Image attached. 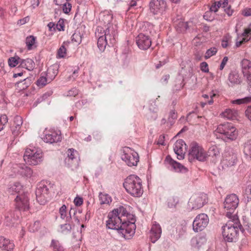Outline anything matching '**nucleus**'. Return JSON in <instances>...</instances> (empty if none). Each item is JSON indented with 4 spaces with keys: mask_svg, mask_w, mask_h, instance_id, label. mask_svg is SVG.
<instances>
[{
    "mask_svg": "<svg viewBox=\"0 0 251 251\" xmlns=\"http://www.w3.org/2000/svg\"><path fill=\"white\" fill-rule=\"evenodd\" d=\"M15 211L19 212V214L21 211H26L29 209V198L26 194H19L15 198Z\"/></svg>",
    "mask_w": 251,
    "mask_h": 251,
    "instance_id": "12",
    "label": "nucleus"
},
{
    "mask_svg": "<svg viewBox=\"0 0 251 251\" xmlns=\"http://www.w3.org/2000/svg\"><path fill=\"white\" fill-rule=\"evenodd\" d=\"M251 101V97H246L243 99H237L231 101L232 103L236 104H241L247 103Z\"/></svg>",
    "mask_w": 251,
    "mask_h": 251,
    "instance_id": "42",
    "label": "nucleus"
},
{
    "mask_svg": "<svg viewBox=\"0 0 251 251\" xmlns=\"http://www.w3.org/2000/svg\"><path fill=\"white\" fill-rule=\"evenodd\" d=\"M217 132L223 134L227 140H235L238 132L232 124L226 123L219 125L216 129Z\"/></svg>",
    "mask_w": 251,
    "mask_h": 251,
    "instance_id": "7",
    "label": "nucleus"
},
{
    "mask_svg": "<svg viewBox=\"0 0 251 251\" xmlns=\"http://www.w3.org/2000/svg\"><path fill=\"white\" fill-rule=\"evenodd\" d=\"M237 155L233 152H226L223 157L222 163L227 167L233 166L237 161Z\"/></svg>",
    "mask_w": 251,
    "mask_h": 251,
    "instance_id": "21",
    "label": "nucleus"
},
{
    "mask_svg": "<svg viewBox=\"0 0 251 251\" xmlns=\"http://www.w3.org/2000/svg\"><path fill=\"white\" fill-rule=\"evenodd\" d=\"M130 215L123 206L114 209L109 212L108 220L106 221V226L108 228H115V224L120 225L122 222L128 221V217Z\"/></svg>",
    "mask_w": 251,
    "mask_h": 251,
    "instance_id": "3",
    "label": "nucleus"
},
{
    "mask_svg": "<svg viewBox=\"0 0 251 251\" xmlns=\"http://www.w3.org/2000/svg\"><path fill=\"white\" fill-rule=\"evenodd\" d=\"M208 201L207 195L204 193L192 196L188 201V206L191 209H197L202 207Z\"/></svg>",
    "mask_w": 251,
    "mask_h": 251,
    "instance_id": "11",
    "label": "nucleus"
},
{
    "mask_svg": "<svg viewBox=\"0 0 251 251\" xmlns=\"http://www.w3.org/2000/svg\"><path fill=\"white\" fill-rule=\"evenodd\" d=\"M187 150V146L182 139L177 140L174 146V151L178 159H183Z\"/></svg>",
    "mask_w": 251,
    "mask_h": 251,
    "instance_id": "16",
    "label": "nucleus"
},
{
    "mask_svg": "<svg viewBox=\"0 0 251 251\" xmlns=\"http://www.w3.org/2000/svg\"><path fill=\"white\" fill-rule=\"evenodd\" d=\"M242 14L246 17L251 16V8H246L242 11Z\"/></svg>",
    "mask_w": 251,
    "mask_h": 251,
    "instance_id": "62",
    "label": "nucleus"
},
{
    "mask_svg": "<svg viewBox=\"0 0 251 251\" xmlns=\"http://www.w3.org/2000/svg\"><path fill=\"white\" fill-rule=\"evenodd\" d=\"M115 228H109L111 229L119 230V232L125 239H130L135 233L136 226L134 224V219L131 221H125L122 222L119 225L115 224Z\"/></svg>",
    "mask_w": 251,
    "mask_h": 251,
    "instance_id": "5",
    "label": "nucleus"
},
{
    "mask_svg": "<svg viewBox=\"0 0 251 251\" xmlns=\"http://www.w3.org/2000/svg\"><path fill=\"white\" fill-rule=\"evenodd\" d=\"M239 199L237 196L234 194L227 195L224 201V207L229 211H227L226 216L229 218L232 217V214L237 207L239 204Z\"/></svg>",
    "mask_w": 251,
    "mask_h": 251,
    "instance_id": "10",
    "label": "nucleus"
},
{
    "mask_svg": "<svg viewBox=\"0 0 251 251\" xmlns=\"http://www.w3.org/2000/svg\"><path fill=\"white\" fill-rule=\"evenodd\" d=\"M25 162L30 165H36L43 160V153L41 150L34 148L27 149L24 155Z\"/></svg>",
    "mask_w": 251,
    "mask_h": 251,
    "instance_id": "6",
    "label": "nucleus"
},
{
    "mask_svg": "<svg viewBox=\"0 0 251 251\" xmlns=\"http://www.w3.org/2000/svg\"><path fill=\"white\" fill-rule=\"evenodd\" d=\"M164 161L166 163L170 165L173 170L176 172L185 173L188 171V169L173 159L169 155L166 157Z\"/></svg>",
    "mask_w": 251,
    "mask_h": 251,
    "instance_id": "17",
    "label": "nucleus"
},
{
    "mask_svg": "<svg viewBox=\"0 0 251 251\" xmlns=\"http://www.w3.org/2000/svg\"><path fill=\"white\" fill-rule=\"evenodd\" d=\"M40 225V222L36 221L34 222L32 226L29 227V230L30 231L35 232L38 230Z\"/></svg>",
    "mask_w": 251,
    "mask_h": 251,
    "instance_id": "52",
    "label": "nucleus"
},
{
    "mask_svg": "<svg viewBox=\"0 0 251 251\" xmlns=\"http://www.w3.org/2000/svg\"><path fill=\"white\" fill-rule=\"evenodd\" d=\"M61 232L63 233H67L71 231L72 227L71 225L65 224L60 226Z\"/></svg>",
    "mask_w": 251,
    "mask_h": 251,
    "instance_id": "48",
    "label": "nucleus"
},
{
    "mask_svg": "<svg viewBox=\"0 0 251 251\" xmlns=\"http://www.w3.org/2000/svg\"><path fill=\"white\" fill-rule=\"evenodd\" d=\"M46 74L49 78V82H51L58 74V69L56 66H52L49 68Z\"/></svg>",
    "mask_w": 251,
    "mask_h": 251,
    "instance_id": "27",
    "label": "nucleus"
},
{
    "mask_svg": "<svg viewBox=\"0 0 251 251\" xmlns=\"http://www.w3.org/2000/svg\"><path fill=\"white\" fill-rule=\"evenodd\" d=\"M59 214L60 217L62 219H64L67 216V207L63 204L59 209Z\"/></svg>",
    "mask_w": 251,
    "mask_h": 251,
    "instance_id": "49",
    "label": "nucleus"
},
{
    "mask_svg": "<svg viewBox=\"0 0 251 251\" xmlns=\"http://www.w3.org/2000/svg\"><path fill=\"white\" fill-rule=\"evenodd\" d=\"M242 73L247 79L251 76V62L247 59H243L241 61Z\"/></svg>",
    "mask_w": 251,
    "mask_h": 251,
    "instance_id": "23",
    "label": "nucleus"
},
{
    "mask_svg": "<svg viewBox=\"0 0 251 251\" xmlns=\"http://www.w3.org/2000/svg\"><path fill=\"white\" fill-rule=\"evenodd\" d=\"M175 27L178 32L185 31L188 28V23L182 21H178L175 23Z\"/></svg>",
    "mask_w": 251,
    "mask_h": 251,
    "instance_id": "33",
    "label": "nucleus"
},
{
    "mask_svg": "<svg viewBox=\"0 0 251 251\" xmlns=\"http://www.w3.org/2000/svg\"><path fill=\"white\" fill-rule=\"evenodd\" d=\"M61 136L55 131H49L46 133L43 138L44 142L50 144L58 142L61 141Z\"/></svg>",
    "mask_w": 251,
    "mask_h": 251,
    "instance_id": "22",
    "label": "nucleus"
},
{
    "mask_svg": "<svg viewBox=\"0 0 251 251\" xmlns=\"http://www.w3.org/2000/svg\"><path fill=\"white\" fill-rule=\"evenodd\" d=\"M209 156L215 157L219 156L220 154V151L218 148L216 146H212L209 148L208 153L206 154Z\"/></svg>",
    "mask_w": 251,
    "mask_h": 251,
    "instance_id": "36",
    "label": "nucleus"
},
{
    "mask_svg": "<svg viewBox=\"0 0 251 251\" xmlns=\"http://www.w3.org/2000/svg\"><path fill=\"white\" fill-rule=\"evenodd\" d=\"M65 42L61 46L57 51V56L59 58H63L66 54V49L64 46Z\"/></svg>",
    "mask_w": 251,
    "mask_h": 251,
    "instance_id": "43",
    "label": "nucleus"
},
{
    "mask_svg": "<svg viewBox=\"0 0 251 251\" xmlns=\"http://www.w3.org/2000/svg\"><path fill=\"white\" fill-rule=\"evenodd\" d=\"M100 19L101 22L103 23L104 25H105L107 27L111 26L110 23L112 19V17L110 14L102 15L100 16Z\"/></svg>",
    "mask_w": 251,
    "mask_h": 251,
    "instance_id": "40",
    "label": "nucleus"
},
{
    "mask_svg": "<svg viewBox=\"0 0 251 251\" xmlns=\"http://www.w3.org/2000/svg\"><path fill=\"white\" fill-rule=\"evenodd\" d=\"M23 121L21 117L17 116L14 120V126L11 127V130L14 136H17L20 132L21 126L22 125Z\"/></svg>",
    "mask_w": 251,
    "mask_h": 251,
    "instance_id": "25",
    "label": "nucleus"
},
{
    "mask_svg": "<svg viewBox=\"0 0 251 251\" xmlns=\"http://www.w3.org/2000/svg\"><path fill=\"white\" fill-rule=\"evenodd\" d=\"M201 70L205 73H207L209 71L208 66L206 62H203L201 63Z\"/></svg>",
    "mask_w": 251,
    "mask_h": 251,
    "instance_id": "56",
    "label": "nucleus"
},
{
    "mask_svg": "<svg viewBox=\"0 0 251 251\" xmlns=\"http://www.w3.org/2000/svg\"><path fill=\"white\" fill-rule=\"evenodd\" d=\"M103 31L104 32V34L103 36L105 37L106 40L108 41L109 46H113L116 43V37L117 34L115 28L113 26L111 27L108 26Z\"/></svg>",
    "mask_w": 251,
    "mask_h": 251,
    "instance_id": "18",
    "label": "nucleus"
},
{
    "mask_svg": "<svg viewBox=\"0 0 251 251\" xmlns=\"http://www.w3.org/2000/svg\"><path fill=\"white\" fill-rule=\"evenodd\" d=\"M218 9L219 8L217 7L216 4L214 3H213V4L210 7V11H207L205 12L204 15H203V18L206 20L211 21V20L208 19L207 18L208 16V14H210L211 12H216L218 11Z\"/></svg>",
    "mask_w": 251,
    "mask_h": 251,
    "instance_id": "46",
    "label": "nucleus"
},
{
    "mask_svg": "<svg viewBox=\"0 0 251 251\" xmlns=\"http://www.w3.org/2000/svg\"><path fill=\"white\" fill-rule=\"evenodd\" d=\"M5 223L7 226H12L14 225L16 220L20 217L19 212L10 210L5 214Z\"/></svg>",
    "mask_w": 251,
    "mask_h": 251,
    "instance_id": "20",
    "label": "nucleus"
},
{
    "mask_svg": "<svg viewBox=\"0 0 251 251\" xmlns=\"http://www.w3.org/2000/svg\"><path fill=\"white\" fill-rule=\"evenodd\" d=\"M76 151H75L74 149H69L68 150V157L69 159H71L73 160L75 158V154H76Z\"/></svg>",
    "mask_w": 251,
    "mask_h": 251,
    "instance_id": "58",
    "label": "nucleus"
},
{
    "mask_svg": "<svg viewBox=\"0 0 251 251\" xmlns=\"http://www.w3.org/2000/svg\"><path fill=\"white\" fill-rule=\"evenodd\" d=\"M19 172L22 175L27 177H30L33 174L32 170L27 166L21 167Z\"/></svg>",
    "mask_w": 251,
    "mask_h": 251,
    "instance_id": "35",
    "label": "nucleus"
},
{
    "mask_svg": "<svg viewBox=\"0 0 251 251\" xmlns=\"http://www.w3.org/2000/svg\"><path fill=\"white\" fill-rule=\"evenodd\" d=\"M162 233L161 228L160 225L155 222L150 230V239L152 243H154L161 237Z\"/></svg>",
    "mask_w": 251,
    "mask_h": 251,
    "instance_id": "19",
    "label": "nucleus"
},
{
    "mask_svg": "<svg viewBox=\"0 0 251 251\" xmlns=\"http://www.w3.org/2000/svg\"><path fill=\"white\" fill-rule=\"evenodd\" d=\"M122 159L130 167L136 166L139 161L138 153L129 147H125L123 149Z\"/></svg>",
    "mask_w": 251,
    "mask_h": 251,
    "instance_id": "9",
    "label": "nucleus"
},
{
    "mask_svg": "<svg viewBox=\"0 0 251 251\" xmlns=\"http://www.w3.org/2000/svg\"><path fill=\"white\" fill-rule=\"evenodd\" d=\"M228 80L230 82L231 85L238 84L241 80L239 77V74L235 72H231L228 76Z\"/></svg>",
    "mask_w": 251,
    "mask_h": 251,
    "instance_id": "29",
    "label": "nucleus"
},
{
    "mask_svg": "<svg viewBox=\"0 0 251 251\" xmlns=\"http://www.w3.org/2000/svg\"><path fill=\"white\" fill-rule=\"evenodd\" d=\"M51 246L52 247L54 251H64L63 247L57 240H52Z\"/></svg>",
    "mask_w": 251,
    "mask_h": 251,
    "instance_id": "41",
    "label": "nucleus"
},
{
    "mask_svg": "<svg viewBox=\"0 0 251 251\" xmlns=\"http://www.w3.org/2000/svg\"><path fill=\"white\" fill-rule=\"evenodd\" d=\"M56 28L59 31L64 30V20L60 19L56 24Z\"/></svg>",
    "mask_w": 251,
    "mask_h": 251,
    "instance_id": "53",
    "label": "nucleus"
},
{
    "mask_svg": "<svg viewBox=\"0 0 251 251\" xmlns=\"http://www.w3.org/2000/svg\"><path fill=\"white\" fill-rule=\"evenodd\" d=\"M242 36H247L249 37V39L251 38V23L249 25L248 27L245 29L244 31L241 35Z\"/></svg>",
    "mask_w": 251,
    "mask_h": 251,
    "instance_id": "51",
    "label": "nucleus"
},
{
    "mask_svg": "<svg viewBox=\"0 0 251 251\" xmlns=\"http://www.w3.org/2000/svg\"><path fill=\"white\" fill-rule=\"evenodd\" d=\"M242 39L240 41H237L236 42V47L237 48L239 47L243 43L246 42L249 40L250 39L247 36H242Z\"/></svg>",
    "mask_w": 251,
    "mask_h": 251,
    "instance_id": "55",
    "label": "nucleus"
},
{
    "mask_svg": "<svg viewBox=\"0 0 251 251\" xmlns=\"http://www.w3.org/2000/svg\"><path fill=\"white\" fill-rule=\"evenodd\" d=\"M209 218L204 213L198 215L195 219L193 223V230L195 232L202 231L208 225Z\"/></svg>",
    "mask_w": 251,
    "mask_h": 251,
    "instance_id": "13",
    "label": "nucleus"
},
{
    "mask_svg": "<svg viewBox=\"0 0 251 251\" xmlns=\"http://www.w3.org/2000/svg\"><path fill=\"white\" fill-rule=\"evenodd\" d=\"M8 122V118L6 115H1L0 117V124H2L3 127Z\"/></svg>",
    "mask_w": 251,
    "mask_h": 251,
    "instance_id": "59",
    "label": "nucleus"
},
{
    "mask_svg": "<svg viewBox=\"0 0 251 251\" xmlns=\"http://www.w3.org/2000/svg\"><path fill=\"white\" fill-rule=\"evenodd\" d=\"M179 202V199L176 196L170 197L168 199V206L170 208H175Z\"/></svg>",
    "mask_w": 251,
    "mask_h": 251,
    "instance_id": "38",
    "label": "nucleus"
},
{
    "mask_svg": "<svg viewBox=\"0 0 251 251\" xmlns=\"http://www.w3.org/2000/svg\"><path fill=\"white\" fill-rule=\"evenodd\" d=\"M189 160L192 161L195 159L200 161H204L207 157V154L203 148L198 143H191L189 152Z\"/></svg>",
    "mask_w": 251,
    "mask_h": 251,
    "instance_id": "8",
    "label": "nucleus"
},
{
    "mask_svg": "<svg viewBox=\"0 0 251 251\" xmlns=\"http://www.w3.org/2000/svg\"><path fill=\"white\" fill-rule=\"evenodd\" d=\"M14 244L3 236H0V248L6 251H12L14 248Z\"/></svg>",
    "mask_w": 251,
    "mask_h": 251,
    "instance_id": "24",
    "label": "nucleus"
},
{
    "mask_svg": "<svg viewBox=\"0 0 251 251\" xmlns=\"http://www.w3.org/2000/svg\"><path fill=\"white\" fill-rule=\"evenodd\" d=\"M126 192L133 197H140L143 193L141 179L135 175H130L123 183Z\"/></svg>",
    "mask_w": 251,
    "mask_h": 251,
    "instance_id": "2",
    "label": "nucleus"
},
{
    "mask_svg": "<svg viewBox=\"0 0 251 251\" xmlns=\"http://www.w3.org/2000/svg\"><path fill=\"white\" fill-rule=\"evenodd\" d=\"M50 82L49 78L47 76L46 73H42L40 77L37 81V85L38 86L43 87Z\"/></svg>",
    "mask_w": 251,
    "mask_h": 251,
    "instance_id": "34",
    "label": "nucleus"
},
{
    "mask_svg": "<svg viewBox=\"0 0 251 251\" xmlns=\"http://www.w3.org/2000/svg\"><path fill=\"white\" fill-rule=\"evenodd\" d=\"M49 189L47 185L41 183H40L36 191V199L41 205H44L48 201Z\"/></svg>",
    "mask_w": 251,
    "mask_h": 251,
    "instance_id": "15",
    "label": "nucleus"
},
{
    "mask_svg": "<svg viewBox=\"0 0 251 251\" xmlns=\"http://www.w3.org/2000/svg\"><path fill=\"white\" fill-rule=\"evenodd\" d=\"M18 56L10 57L8 59V64L11 67H15L18 64L20 63V59Z\"/></svg>",
    "mask_w": 251,
    "mask_h": 251,
    "instance_id": "45",
    "label": "nucleus"
},
{
    "mask_svg": "<svg viewBox=\"0 0 251 251\" xmlns=\"http://www.w3.org/2000/svg\"><path fill=\"white\" fill-rule=\"evenodd\" d=\"M228 59L227 56H225L224 58L222 60V61L221 63V65L220 66L219 69L220 70H222L225 67V65H226Z\"/></svg>",
    "mask_w": 251,
    "mask_h": 251,
    "instance_id": "60",
    "label": "nucleus"
},
{
    "mask_svg": "<svg viewBox=\"0 0 251 251\" xmlns=\"http://www.w3.org/2000/svg\"><path fill=\"white\" fill-rule=\"evenodd\" d=\"M243 151L246 158L251 160V140H248L245 143Z\"/></svg>",
    "mask_w": 251,
    "mask_h": 251,
    "instance_id": "32",
    "label": "nucleus"
},
{
    "mask_svg": "<svg viewBox=\"0 0 251 251\" xmlns=\"http://www.w3.org/2000/svg\"><path fill=\"white\" fill-rule=\"evenodd\" d=\"M18 59H20V66L22 67H25L29 71L32 70L34 68L35 63L31 59H23L20 57H18Z\"/></svg>",
    "mask_w": 251,
    "mask_h": 251,
    "instance_id": "26",
    "label": "nucleus"
},
{
    "mask_svg": "<svg viewBox=\"0 0 251 251\" xmlns=\"http://www.w3.org/2000/svg\"><path fill=\"white\" fill-rule=\"evenodd\" d=\"M36 37L33 35L27 36L25 39V44L28 50H31L36 48L35 45Z\"/></svg>",
    "mask_w": 251,
    "mask_h": 251,
    "instance_id": "30",
    "label": "nucleus"
},
{
    "mask_svg": "<svg viewBox=\"0 0 251 251\" xmlns=\"http://www.w3.org/2000/svg\"><path fill=\"white\" fill-rule=\"evenodd\" d=\"M31 80L29 78L26 77L23 80L17 82L18 87H20L21 89H25L30 84Z\"/></svg>",
    "mask_w": 251,
    "mask_h": 251,
    "instance_id": "39",
    "label": "nucleus"
},
{
    "mask_svg": "<svg viewBox=\"0 0 251 251\" xmlns=\"http://www.w3.org/2000/svg\"><path fill=\"white\" fill-rule=\"evenodd\" d=\"M98 36H99L98 40V47L101 51H103L106 45H107L109 46V43L108 41L106 40L105 37H104L103 35H99Z\"/></svg>",
    "mask_w": 251,
    "mask_h": 251,
    "instance_id": "31",
    "label": "nucleus"
},
{
    "mask_svg": "<svg viewBox=\"0 0 251 251\" xmlns=\"http://www.w3.org/2000/svg\"><path fill=\"white\" fill-rule=\"evenodd\" d=\"M223 115L224 117L228 119L234 120L237 118L238 112L235 109H228L223 112Z\"/></svg>",
    "mask_w": 251,
    "mask_h": 251,
    "instance_id": "28",
    "label": "nucleus"
},
{
    "mask_svg": "<svg viewBox=\"0 0 251 251\" xmlns=\"http://www.w3.org/2000/svg\"><path fill=\"white\" fill-rule=\"evenodd\" d=\"M72 41L73 42L79 44L81 42V37L79 34L74 33L72 36Z\"/></svg>",
    "mask_w": 251,
    "mask_h": 251,
    "instance_id": "54",
    "label": "nucleus"
},
{
    "mask_svg": "<svg viewBox=\"0 0 251 251\" xmlns=\"http://www.w3.org/2000/svg\"><path fill=\"white\" fill-rule=\"evenodd\" d=\"M224 11L229 16H231L233 12V10L231 9L230 6H228L227 7L224 8Z\"/></svg>",
    "mask_w": 251,
    "mask_h": 251,
    "instance_id": "64",
    "label": "nucleus"
},
{
    "mask_svg": "<svg viewBox=\"0 0 251 251\" xmlns=\"http://www.w3.org/2000/svg\"><path fill=\"white\" fill-rule=\"evenodd\" d=\"M99 199L101 204H108L111 202V197L106 194L100 193L99 194Z\"/></svg>",
    "mask_w": 251,
    "mask_h": 251,
    "instance_id": "37",
    "label": "nucleus"
},
{
    "mask_svg": "<svg viewBox=\"0 0 251 251\" xmlns=\"http://www.w3.org/2000/svg\"><path fill=\"white\" fill-rule=\"evenodd\" d=\"M246 117L251 121V105L249 106L245 111Z\"/></svg>",
    "mask_w": 251,
    "mask_h": 251,
    "instance_id": "61",
    "label": "nucleus"
},
{
    "mask_svg": "<svg viewBox=\"0 0 251 251\" xmlns=\"http://www.w3.org/2000/svg\"><path fill=\"white\" fill-rule=\"evenodd\" d=\"M177 118V113L175 110H171L169 113L168 122L172 125L174 123V120Z\"/></svg>",
    "mask_w": 251,
    "mask_h": 251,
    "instance_id": "44",
    "label": "nucleus"
},
{
    "mask_svg": "<svg viewBox=\"0 0 251 251\" xmlns=\"http://www.w3.org/2000/svg\"><path fill=\"white\" fill-rule=\"evenodd\" d=\"M83 201L82 198L78 197H75L74 200V202L75 204L77 206H79L82 205L83 203Z\"/></svg>",
    "mask_w": 251,
    "mask_h": 251,
    "instance_id": "57",
    "label": "nucleus"
},
{
    "mask_svg": "<svg viewBox=\"0 0 251 251\" xmlns=\"http://www.w3.org/2000/svg\"><path fill=\"white\" fill-rule=\"evenodd\" d=\"M29 20V18L28 16H27L22 19L19 20L18 22V24L24 25L26 23L28 22Z\"/></svg>",
    "mask_w": 251,
    "mask_h": 251,
    "instance_id": "63",
    "label": "nucleus"
},
{
    "mask_svg": "<svg viewBox=\"0 0 251 251\" xmlns=\"http://www.w3.org/2000/svg\"><path fill=\"white\" fill-rule=\"evenodd\" d=\"M72 9V4L69 2H66L63 4L62 10L64 13L69 14Z\"/></svg>",
    "mask_w": 251,
    "mask_h": 251,
    "instance_id": "50",
    "label": "nucleus"
},
{
    "mask_svg": "<svg viewBox=\"0 0 251 251\" xmlns=\"http://www.w3.org/2000/svg\"><path fill=\"white\" fill-rule=\"evenodd\" d=\"M217 52V48L215 47L211 48L210 49H208L206 53L205 57L206 58H209L211 56L215 55Z\"/></svg>",
    "mask_w": 251,
    "mask_h": 251,
    "instance_id": "47",
    "label": "nucleus"
},
{
    "mask_svg": "<svg viewBox=\"0 0 251 251\" xmlns=\"http://www.w3.org/2000/svg\"><path fill=\"white\" fill-rule=\"evenodd\" d=\"M149 6L151 12L154 15L162 14L166 10L167 3L164 0H151Z\"/></svg>",
    "mask_w": 251,
    "mask_h": 251,
    "instance_id": "14",
    "label": "nucleus"
},
{
    "mask_svg": "<svg viewBox=\"0 0 251 251\" xmlns=\"http://www.w3.org/2000/svg\"><path fill=\"white\" fill-rule=\"evenodd\" d=\"M152 25L147 23L143 26V32L145 33H140L136 38V42L141 50H146L148 49L151 45V41L148 35V33H151V29H152Z\"/></svg>",
    "mask_w": 251,
    "mask_h": 251,
    "instance_id": "4",
    "label": "nucleus"
},
{
    "mask_svg": "<svg viewBox=\"0 0 251 251\" xmlns=\"http://www.w3.org/2000/svg\"><path fill=\"white\" fill-rule=\"evenodd\" d=\"M232 220H229L225 226H223V236L225 240L231 242L237 237L239 230L243 232L244 229L240 224L239 219L235 215L232 216Z\"/></svg>",
    "mask_w": 251,
    "mask_h": 251,
    "instance_id": "1",
    "label": "nucleus"
}]
</instances>
